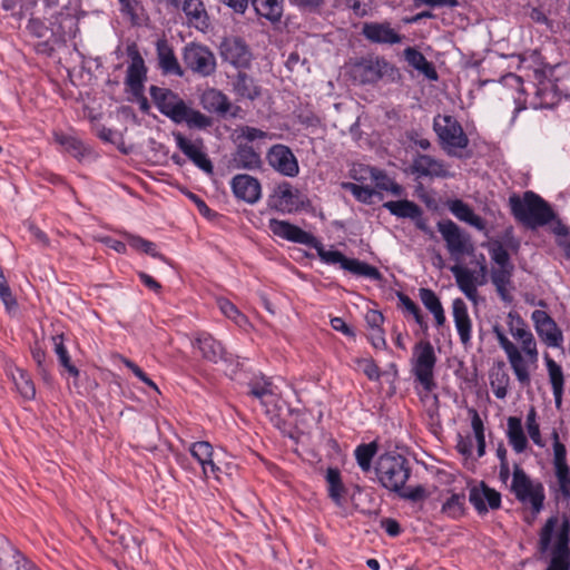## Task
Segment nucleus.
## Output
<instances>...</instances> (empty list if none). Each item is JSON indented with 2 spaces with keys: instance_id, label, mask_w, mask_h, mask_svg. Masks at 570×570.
<instances>
[{
  "instance_id": "nucleus-2",
  "label": "nucleus",
  "mask_w": 570,
  "mask_h": 570,
  "mask_svg": "<svg viewBox=\"0 0 570 570\" xmlns=\"http://www.w3.org/2000/svg\"><path fill=\"white\" fill-rule=\"evenodd\" d=\"M268 228L275 236L315 248L320 258L324 263L340 264L343 269L356 276H362L373 281L382 279V274L376 267L356 258H347L338 250L325 249L315 236L289 222L272 218L268 222Z\"/></svg>"
},
{
  "instance_id": "nucleus-6",
  "label": "nucleus",
  "mask_w": 570,
  "mask_h": 570,
  "mask_svg": "<svg viewBox=\"0 0 570 570\" xmlns=\"http://www.w3.org/2000/svg\"><path fill=\"white\" fill-rule=\"evenodd\" d=\"M433 129L438 135L442 149L449 156L459 157L458 150L464 149L469 145L468 136L461 124L453 116L438 115L433 120Z\"/></svg>"
},
{
  "instance_id": "nucleus-41",
  "label": "nucleus",
  "mask_w": 570,
  "mask_h": 570,
  "mask_svg": "<svg viewBox=\"0 0 570 570\" xmlns=\"http://www.w3.org/2000/svg\"><path fill=\"white\" fill-rule=\"evenodd\" d=\"M325 480L328 484V495L336 503L341 504L346 489L342 482L341 472L336 468L326 470Z\"/></svg>"
},
{
  "instance_id": "nucleus-19",
  "label": "nucleus",
  "mask_w": 570,
  "mask_h": 570,
  "mask_svg": "<svg viewBox=\"0 0 570 570\" xmlns=\"http://www.w3.org/2000/svg\"><path fill=\"white\" fill-rule=\"evenodd\" d=\"M222 58L237 68H246L252 60L247 45L240 38L225 39L220 45Z\"/></svg>"
},
{
  "instance_id": "nucleus-37",
  "label": "nucleus",
  "mask_w": 570,
  "mask_h": 570,
  "mask_svg": "<svg viewBox=\"0 0 570 570\" xmlns=\"http://www.w3.org/2000/svg\"><path fill=\"white\" fill-rule=\"evenodd\" d=\"M514 267H497L491 271V281L495 286L498 295L504 302H511L512 296L509 293L511 277Z\"/></svg>"
},
{
  "instance_id": "nucleus-55",
  "label": "nucleus",
  "mask_w": 570,
  "mask_h": 570,
  "mask_svg": "<svg viewBox=\"0 0 570 570\" xmlns=\"http://www.w3.org/2000/svg\"><path fill=\"white\" fill-rule=\"evenodd\" d=\"M1 570H39L31 561L26 559L18 550L12 554Z\"/></svg>"
},
{
  "instance_id": "nucleus-29",
  "label": "nucleus",
  "mask_w": 570,
  "mask_h": 570,
  "mask_svg": "<svg viewBox=\"0 0 570 570\" xmlns=\"http://www.w3.org/2000/svg\"><path fill=\"white\" fill-rule=\"evenodd\" d=\"M180 6L190 26L198 30L208 28V14L202 0H183Z\"/></svg>"
},
{
  "instance_id": "nucleus-31",
  "label": "nucleus",
  "mask_w": 570,
  "mask_h": 570,
  "mask_svg": "<svg viewBox=\"0 0 570 570\" xmlns=\"http://www.w3.org/2000/svg\"><path fill=\"white\" fill-rule=\"evenodd\" d=\"M556 476V497L563 501H570V466L564 460H553Z\"/></svg>"
},
{
  "instance_id": "nucleus-53",
  "label": "nucleus",
  "mask_w": 570,
  "mask_h": 570,
  "mask_svg": "<svg viewBox=\"0 0 570 570\" xmlns=\"http://www.w3.org/2000/svg\"><path fill=\"white\" fill-rule=\"evenodd\" d=\"M527 430L531 440L539 446L543 448L544 442L542 441L540 426L537 423V411L532 406L527 414Z\"/></svg>"
},
{
  "instance_id": "nucleus-47",
  "label": "nucleus",
  "mask_w": 570,
  "mask_h": 570,
  "mask_svg": "<svg viewBox=\"0 0 570 570\" xmlns=\"http://www.w3.org/2000/svg\"><path fill=\"white\" fill-rule=\"evenodd\" d=\"M342 188L351 191L358 202L364 204H372L374 196L382 198V194L371 186H363L354 183H343Z\"/></svg>"
},
{
  "instance_id": "nucleus-17",
  "label": "nucleus",
  "mask_w": 570,
  "mask_h": 570,
  "mask_svg": "<svg viewBox=\"0 0 570 570\" xmlns=\"http://www.w3.org/2000/svg\"><path fill=\"white\" fill-rule=\"evenodd\" d=\"M412 174L417 177L429 178H450L453 174L449 170V166L440 159L430 155L419 154L413 158L411 165Z\"/></svg>"
},
{
  "instance_id": "nucleus-24",
  "label": "nucleus",
  "mask_w": 570,
  "mask_h": 570,
  "mask_svg": "<svg viewBox=\"0 0 570 570\" xmlns=\"http://www.w3.org/2000/svg\"><path fill=\"white\" fill-rule=\"evenodd\" d=\"M452 314L460 341L466 346L472 337V321L469 316L468 306L462 298L453 299Z\"/></svg>"
},
{
  "instance_id": "nucleus-46",
  "label": "nucleus",
  "mask_w": 570,
  "mask_h": 570,
  "mask_svg": "<svg viewBox=\"0 0 570 570\" xmlns=\"http://www.w3.org/2000/svg\"><path fill=\"white\" fill-rule=\"evenodd\" d=\"M124 236L128 245L135 250L142 252L161 261H166V258L159 252H157L155 243L129 233H124Z\"/></svg>"
},
{
  "instance_id": "nucleus-34",
  "label": "nucleus",
  "mask_w": 570,
  "mask_h": 570,
  "mask_svg": "<svg viewBox=\"0 0 570 570\" xmlns=\"http://www.w3.org/2000/svg\"><path fill=\"white\" fill-rule=\"evenodd\" d=\"M404 58L411 67L424 75L429 80H438V72L433 63L422 52L413 47H407L404 50Z\"/></svg>"
},
{
  "instance_id": "nucleus-60",
  "label": "nucleus",
  "mask_w": 570,
  "mask_h": 570,
  "mask_svg": "<svg viewBox=\"0 0 570 570\" xmlns=\"http://www.w3.org/2000/svg\"><path fill=\"white\" fill-rule=\"evenodd\" d=\"M397 493L401 498L410 500V501H414V502L423 500L426 497V490L423 485H416L414 488H410L406 491L401 490Z\"/></svg>"
},
{
  "instance_id": "nucleus-61",
  "label": "nucleus",
  "mask_w": 570,
  "mask_h": 570,
  "mask_svg": "<svg viewBox=\"0 0 570 570\" xmlns=\"http://www.w3.org/2000/svg\"><path fill=\"white\" fill-rule=\"evenodd\" d=\"M268 136L266 131H263L258 128L243 126L239 128V137L244 138L248 141H254L256 139H264Z\"/></svg>"
},
{
  "instance_id": "nucleus-4",
  "label": "nucleus",
  "mask_w": 570,
  "mask_h": 570,
  "mask_svg": "<svg viewBox=\"0 0 570 570\" xmlns=\"http://www.w3.org/2000/svg\"><path fill=\"white\" fill-rule=\"evenodd\" d=\"M509 205L515 220L532 229L547 225L554 218L550 205L531 190L525 191L522 197L513 194L509 198Z\"/></svg>"
},
{
  "instance_id": "nucleus-14",
  "label": "nucleus",
  "mask_w": 570,
  "mask_h": 570,
  "mask_svg": "<svg viewBox=\"0 0 570 570\" xmlns=\"http://www.w3.org/2000/svg\"><path fill=\"white\" fill-rule=\"evenodd\" d=\"M394 71V67L383 58L363 59L354 67V76L362 83H374Z\"/></svg>"
},
{
  "instance_id": "nucleus-33",
  "label": "nucleus",
  "mask_w": 570,
  "mask_h": 570,
  "mask_svg": "<svg viewBox=\"0 0 570 570\" xmlns=\"http://www.w3.org/2000/svg\"><path fill=\"white\" fill-rule=\"evenodd\" d=\"M190 453L200 463V465L203 468L204 475L206 478H208L209 471L216 478H218L216 472L219 471V468H217L212 460L213 446L210 445V443H208L206 441L195 442L190 446Z\"/></svg>"
},
{
  "instance_id": "nucleus-30",
  "label": "nucleus",
  "mask_w": 570,
  "mask_h": 570,
  "mask_svg": "<svg viewBox=\"0 0 570 570\" xmlns=\"http://www.w3.org/2000/svg\"><path fill=\"white\" fill-rule=\"evenodd\" d=\"M449 210L461 222L468 223L480 232L487 229L485 220L475 215L472 208L461 199H453L448 202Z\"/></svg>"
},
{
  "instance_id": "nucleus-23",
  "label": "nucleus",
  "mask_w": 570,
  "mask_h": 570,
  "mask_svg": "<svg viewBox=\"0 0 570 570\" xmlns=\"http://www.w3.org/2000/svg\"><path fill=\"white\" fill-rule=\"evenodd\" d=\"M193 345L200 351L203 357L208 362L218 363L228 360L224 346L208 333L197 334Z\"/></svg>"
},
{
  "instance_id": "nucleus-13",
  "label": "nucleus",
  "mask_w": 570,
  "mask_h": 570,
  "mask_svg": "<svg viewBox=\"0 0 570 570\" xmlns=\"http://www.w3.org/2000/svg\"><path fill=\"white\" fill-rule=\"evenodd\" d=\"M383 207L397 218L413 220L416 228L431 238L434 237L433 230L428 225V219L423 216V209L416 203L407 199L390 200L384 203Z\"/></svg>"
},
{
  "instance_id": "nucleus-38",
  "label": "nucleus",
  "mask_w": 570,
  "mask_h": 570,
  "mask_svg": "<svg viewBox=\"0 0 570 570\" xmlns=\"http://www.w3.org/2000/svg\"><path fill=\"white\" fill-rule=\"evenodd\" d=\"M509 443L517 453H522L528 445L527 436L523 432L522 421L520 417L510 416L508 419V432Z\"/></svg>"
},
{
  "instance_id": "nucleus-52",
  "label": "nucleus",
  "mask_w": 570,
  "mask_h": 570,
  "mask_svg": "<svg viewBox=\"0 0 570 570\" xmlns=\"http://www.w3.org/2000/svg\"><path fill=\"white\" fill-rule=\"evenodd\" d=\"M55 140L59 145L63 146L65 149L69 151L72 156L79 157L82 155L83 145L79 139L72 136H67L65 134L56 132Z\"/></svg>"
},
{
  "instance_id": "nucleus-26",
  "label": "nucleus",
  "mask_w": 570,
  "mask_h": 570,
  "mask_svg": "<svg viewBox=\"0 0 570 570\" xmlns=\"http://www.w3.org/2000/svg\"><path fill=\"white\" fill-rule=\"evenodd\" d=\"M455 277V282L461 292L473 303H476L478 289L476 285H482L484 282H478L474 272L461 265H454L451 268Z\"/></svg>"
},
{
  "instance_id": "nucleus-45",
  "label": "nucleus",
  "mask_w": 570,
  "mask_h": 570,
  "mask_svg": "<svg viewBox=\"0 0 570 570\" xmlns=\"http://www.w3.org/2000/svg\"><path fill=\"white\" fill-rule=\"evenodd\" d=\"M377 452V444L375 442L360 444L356 446L354 454L360 469L367 473L372 469V461Z\"/></svg>"
},
{
  "instance_id": "nucleus-32",
  "label": "nucleus",
  "mask_w": 570,
  "mask_h": 570,
  "mask_svg": "<svg viewBox=\"0 0 570 570\" xmlns=\"http://www.w3.org/2000/svg\"><path fill=\"white\" fill-rule=\"evenodd\" d=\"M235 94L239 99L255 100L261 96L262 89L253 77L244 71H238L233 82Z\"/></svg>"
},
{
  "instance_id": "nucleus-62",
  "label": "nucleus",
  "mask_w": 570,
  "mask_h": 570,
  "mask_svg": "<svg viewBox=\"0 0 570 570\" xmlns=\"http://www.w3.org/2000/svg\"><path fill=\"white\" fill-rule=\"evenodd\" d=\"M120 3V10L124 14L128 16L132 23L137 22V8L139 6L138 0H118Z\"/></svg>"
},
{
  "instance_id": "nucleus-11",
  "label": "nucleus",
  "mask_w": 570,
  "mask_h": 570,
  "mask_svg": "<svg viewBox=\"0 0 570 570\" xmlns=\"http://www.w3.org/2000/svg\"><path fill=\"white\" fill-rule=\"evenodd\" d=\"M174 138L178 149L200 170L212 175L214 166L209 159L203 139H188L181 132H175Z\"/></svg>"
},
{
  "instance_id": "nucleus-3",
  "label": "nucleus",
  "mask_w": 570,
  "mask_h": 570,
  "mask_svg": "<svg viewBox=\"0 0 570 570\" xmlns=\"http://www.w3.org/2000/svg\"><path fill=\"white\" fill-rule=\"evenodd\" d=\"M149 94L158 110L175 124H186L195 129H206L213 124L209 117L188 106L168 88L151 86Z\"/></svg>"
},
{
  "instance_id": "nucleus-63",
  "label": "nucleus",
  "mask_w": 570,
  "mask_h": 570,
  "mask_svg": "<svg viewBox=\"0 0 570 570\" xmlns=\"http://www.w3.org/2000/svg\"><path fill=\"white\" fill-rule=\"evenodd\" d=\"M17 550L6 538H0V570L10 561V558Z\"/></svg>"
},
{
  "instance_id": "nucleus-27",
  "label": "nucleus",
  "mask_w": 570,
  "mask_h": 570,
  "mask_svg": "<svg viewBox=\"0 0 570 570\" xmlns=\"http://www.w3.org/2000/svg\"><path fill=\"white\" fill-rule=\"evenodd\" d=\"M200 102L205 110L219 116H226L230 112L233 107L229 98L215 88L205 90L202 95Z\"/></svg>"
},
{
  "instance_id": "nucleus-22",
  "label": "nucleus",
  "mask_w": 570,
  "mask_h": 570,
  "mask_svg": "<svg viewBox=\"0 0 570 570\" xmlns=\"http://www.w3.org/2000/svg\"><path fill=\"white\" fill-rule=\"evenodd\" d=\"M272 202L276 209L287 213L297 210L303 205L301 191L288 181L277 185L272 195Z\"/></svg>"
},
{
  "instance_id": "nucleus-7",
  "label": "nucleus",
  "mask_w": 570,
  "mask_h": 570,
  "mask_svg": "<svg viewBox=\"0 0 570 570\" xmlns=\"http://www.w3.org/2000/svg\"><path fill=\"white\" fill-rule=\"evenodd\" d=\"M436 363V355L434 348L429 341H420L413 348V373L415 380L424 387L425 391L431 392L435 389L433 371Z\"/></svg>"
},
{
  "instance_id": "nucleus-43",
  "label": "nucleus",
  "mask_w": 570,
  "mask_h": 570,
  "mask_svg": "<svg viewBox=\"0 0 570 570\" xmlns=\"http://www.w3.org/2000/svg\"><path fill=\"white\" fill-rule=\"evenodd\" d=\"M465 494L452 493L442 504L441 512L451 519H459L465 512Z\"/></svg>"
},
{
  "instance_id": "nucleus-57",
  "label": "nucleus",
  "mask_w": 570,
  "mask_h": 570,
  "mask_svg": "<svg viewBox=\"0 0 570 570\" xmlns=\"http://www.w3.org/2000/svg\"><path fill=\"white\" fill-rule=\"evenodd\" d=\"M558 523V519L556 517H551L547 520L546 524L541 529L540 532V549L541 551H546L551 543L552 533Z\"/></svg>"
},
{
  "instance_id": "nucleus-15",
  "label": "nucleus",
  "mask_w": 570,
  "mask_h": 570,
  "mask_svg": "<svg viewBox=\"0 0 570 570\" xmlns=\"http://www.w3.org/2000/svg\"><path fill=\"white\" fill-rule=\"evenodd\" d=\"M127 53L130 57L131 62L127 68L125 83L134 96H141L144 90V82L147 78L145 61L136 45L128 46Z\"/></svg>"
},
{
  "instance_id": "nucleus-18",
  "label": "nucleus",
  "mask_w": 570,
  "mask_h": 570,
  "mask_svg": "<svg viewBox=\"0 0 570 570\" xmlns=\"http://www.w3.org/2000/svg\"><path fill=\"white\" fill-rule=\"evenodd\" d=\"M364 38L377 45H396L402 42L403 36L391 27L387 21L365 22L362 27Z\"/></svg>"
},
{
  "instance_id": "nucleus-64",
  "label": "nucleus",
  "mask_w": 570,
  "mask_h": 570,
  "mask_svg": "<svg viewBox=\"0 0 570 570\" xmlns=\"http://www.w3.org/2000/svg\"><path fill=\"white\" fill-rule=\"evenodd\" d=\"M551 438H552V441H553V460H564V459H567L566 445L560 442L559 433H558L557 430L552 431Z\"/></svg>"
},
{
  "instance_id": "nucleus-21",
  "label": "nucleus",
  "mask_w": 570,
  "mask_h": 570,
  "mask_svg": "<svg viewBox=\"0 0 570 570\" xmlns=\"http://www.w3.org/2000/svg\"><path fill=\"white\" fill-rule=\"evenodd\" d=\"M469 501L479 514H485L489 508L495 510L501 507V494L481 482L479 487L471 488Z\"/></svg>"
},
{
  "instance_id": "nucleus-56",
  "label": "nucleus",
  "mask_w": 570,
  "mask_h": 570,
  "mask_svg": "<svg viewBox=\"0 0 570 570\" xmlns=\"http://www.w3.org/2000/svg\"><path fill=\"white\" fill-rule=\"evenodd\" d=\"M419 297H420L421 302L423 303V305L425 306V308L429 309L431 313L443 307L440 298L430 288H425V287L420 288Z\"/></svg>"
},
{
  "instance_id": "nucleus-54",
  "label": "nucleus",
  "mask_w": 570,
  "mask_h": 570,
  "mask_svg": "<svg viewBox=\"0 0 570 570\" xmlns=\"http://www.w3.org/2000/svg\"><path fill=\"white\" fill-rule=\"evenodd\" d=\"M399 299L402 306L413 315L415 322L420 325L421 328L426 330L428 324L421 313L420 307L405 294L399 293Z\"/></svg>"
},
{
  "instance_id": "nucleus-35",
  "label": "nucleus",
  "mask_w": 570,
  "mask_h": 570,
  "mask_svg": "<svg viewBox=\"0 0 570 570\" xmlns=\"http://www.w3.org/2000/svg\"><path fill=\"white\" fill-rule=\"evenodd\" d=\"M255 12L272 23L281 21L284 12V0H249Z\"/></svg>"
},
{
  "instance_id": "nucleus-12",
  "label": "nucleus",
  "mask_w": 570,
  "mask_h": 570,
  "mask_svg": "<svg viewBox=\"0 0 570 570\" xmlns=\"http://www.w3.org/2000/svg\"><path fill=\"white\" fill-rule=\"evenodd\" d=\"M266 160L275 171L285 177H295L299 173L298 160L286 145H273L266 153Z\"/></svg>"
},
{
  "instance_id": "nucleus-1",
  "label": "nucleus",
  "mask_w": 570,
  "mask_h": 570,
  "mask_svg": "<svg viewBox=\"0 0 570 570\" xmlns=\"http://www.w3.org/2000/svg\"><path fill=\"white\" fill-rule=\"evenodd\" d=\"M508 320L509 332L512 337L520 343L521 351L505 336L499 326L493 327V333L495 334L500 347L507 354V358L517 380L521 385L529 386L531 379L528 365H535L539 358L537 342L520 315L510 312Z\"/></svg>"
},
{
  "instance_id": "nucleus-5",
  "label": "nucleus",
  "mask_w": 570,
  "mask_h": 570,
  "mask_svg": "<svg viewBox=\"0 0 570 570\" xmlns=\"http://www.w3.org/2000/svg\"><path fill=\"white\" fill-rule=\"evenodd\" d=\"M375 474L383 488L400 492L411 475L410 462L396 452L383 453L376 461Z\"/></svg>"
},
{
  "instance_id": "nucleus-9",
  "label": "nucleus",
  "mask_w": 570,
  "mask_h": 570,
  "mask_svg": "<svg viewBox=\"0 0 570 570\" xmlns=\"http://www.w3.org/2000/svg\"><path fill=\"white\" fill-rule=\"evenodd\" d=\"M438 230L445 242L446 249L452 258L460 261L463 256L474 253V245L469 233L463 230L451 219L440 220Z\"/></svg>"
},
{
  "instance_id": "nucleus-36",
  "label": "nucleus",
  "mask_w": 570,
  "mask_h": 570,
  "mask_svg": "<svg viewBox=\"0 0 570 570\" xmlns=\"http://www.w3.org/2000/svg\"><path fill=\"white\" fill-rule=\"evenodd\" d=\"M233 161L238 169L253 170L262 165L259 154L249 145H238Z\"/></svg>"
},
{
  "instance_id": "nucleus-8",
  "label": "nucleus",
  "mask_w": 570,
  "mask_h": 570,
  "mask_svg": "<svg viewBox=\"0 0 570 570\" xmlns=\"http://www.w3.org/2000/svg\"><path fill=\"white\" fill-rule=\"evenodd\" d=\"M511 491L520 502H529L534 514L542 510L546 498L542 483H533L519 465L513 470Z\"/></svg>"
},
{
  "instance_id": "nucleus-58",
  "label": "nucleus",
  "mask_w": 570,
  "mask_h": 570,
  "mask_svg": "<svg viewBox=\"0 0 570 570\" xmlns=\"http://www.w3.org/2000/svg\"><path fill=\"white\" fill-rule=\"evenodd\" d=\"M119 358L135 374V376H137L141 382H144L145 384H147L148 386H150L151 389L159 393L158 386L146 375V373L137 364H135L132 361L124 356H119Z\"/></svg>"
},
{
  "instance_id": "nucleus-25",
  "label": "nucleus",
  "mask_w": 570,
  "mask_h": 570,
  "mask_svg": "<svg viewBox=\"0 0 570 570\" xmlns=\"http://www.w3.org/2000/svg\"><path fill=\"white\" fill-rule=\"evenodd\" d=\"M156 51L158 66L165 75L184 76V70L175 56L174 49L166 39L157 40Z\"/></svg>"
},
{
  "instance_id": "nucleus-28",
  "label": "nucleus",
  "mask_w": 570,
  "mask_h": 570,
  "mask_svg": "<svg viewBox=\"0 0 570 570\" xmlns=\"http://www.w3.org/2000/svg\"><path fill=\"white\" fill-rule=\"evenodd\" d=\"M249 395L257 399L266 413H272L271 405H276L278 396L274 391V385L266 379L253 380L248 384Z\"/></svg>"
},
{
  "instance_id": "nucleus-16",
  "label": "nucleus",
  "mask_w": 570,
  "mask_h": 570,
  "mask_svg": "<svg viewBox=\"0 0 570 570\" xmlns=\"http://www.w3.org/2000/svg\"><path fill=\"white\" fill-rule=\"evenodd\" d=\"M531 318L534 323V328L543 343L550 347H559L562 344V332L546 311H533Z\"/></svg>"
},
{
  "instance_id": "nucleus-39",
  "label": "nucleus",
  "mask_w": 570,
  "mask_h": 570,
  "mask_svg": "<svg viewBox=\"0 0 570 570\" xmlns=\"http://www.w3.org/2000/svg\"><path fill=\"white\" fill-rule=\"evenodd\" d=\"M366 173H370V179L374 181L375 187L379 190L390 191L394 196H402L404 193V188L394 181L387 174L379 168L373 169H364Z\"/></svg>"
},
{
  "instance_id": "nucleus-44",
  "label": "nucleus",
  "mask_w": 570,
  "mask_h": 570,
  "mask_svg": "<svg viewBox=\"0 0 570 570\" xmlns=\"http://www.w3.org/2000/svg\"><path fill=\"white\" fill-rule=\"evenodd\" d=\"M569 537H570V521L568 518H564L560 528V531L557 535V542L552 550L551 557L567 558L570 560V549H569Z\"/></svg>"
},
{
  "instance_id": "nucleus-50",
  "label": "nucleus",
  "mask_w": 570,
  "mask_h": 570,
  "mask_svg": "<svg viewBox=\"0 0 570 570\" xmlns=\"http://www.w3.org/2000/svg\"><path fill=\"white\" fill-rule=\"evenodd\" d=\"M217 304L222 313L228 318L233 320L237 325L243 326L247 323V317L242 314L238 308L228 299L219 298Z\"/></svg>"
},
{
  "instance_id": "nucleus-49",
  "label": "nucleus",
  "mask_w": 570,
  "mask_h": 570,
  "mask_svg": "<svg viewBox=\"0 0 570 570\" xmlns=\"http://www.w3.org/2000/svg\"><path fill=\"white\" fill-rule=\"evenodd\" d=\"M471 425L478 444V456L481 458L485 453L484 426L479 413L475 410L472 411Z\"/></svg>"
},
{
  "instance_id": "nucleus-42",
  "label": "nucleus",
  "mask_w": 570,
  "mask_h": 570,
  "mask_svg": "<svg viewBox=\"0 0 570 570\" xmlns=\"http://www.w3.org/2000/svg\"><path fill=\"white\" fill-rule=\"evenodd\" d=\"M55 353L58 356L59 364L73 377L79 376V370L71 363L69 353L63 344V335L58 334L51 337Z\"/></svg>"
},
{
  "instance_id": "nucleus-20",
  "label": "nucleus",
  "mask_w": 570,
  "mask_h": 570,
  "mask_svg": "<svg viewBox=\"0 0 570 570\" xmlns=\"http://www.w3.org/2000/svg\"><path fill=\"white\" fill-rule=\"evenodd\" d=\"M230 187L236 198L248 204H256L262 197L259 180L247 174L234 176L230 181Z\"/></svg>"
},
{
  "instance_id": "nucleus-10",
  "label": "nucleus",
  "mask_w": 570,
  "mask_h": 570,
  "mask_svg": "<svg viewBox=\"0 0 570 570\" xmlns=\"http://www.w3.org/2000/svg\"><path fill=\"white\" fill-rule=\"evenodd\" d=\"M183 61L187 69L194 73L208 77L216 70V58L206 46L188 43L183 51Z\"/></svg>"
},
{
  "instance_id": "nucleus-40",
  "label": "nucleus",
  "mask_w": 570,
  "mask_h": 570,
  "mask_svg": "<svg viewBox=\"0 0 570 570\" xmlns=\"http://www.w3.org/2000/svg\"><path fill=\"white\" fill-rule=\"evenodd\" d=\"M11 380L18 393L26 400H32L36 396V387L30 375L22 368L14 367L10 371Z\"/></svg>"
},
{
  "instance_id": "nucleus-59",
  "label": "nucleus",
  "mask_w": 570,
  "mask_h": 570,
  "mask_svg": "<svg viewBox=\"0 0 570 570\" xmlns=\"http://www.w3.org/2000/svg\"><path fill=\"white\" fill-rule=\"evenodd\" d=\"M358 364L362 366V370L364 374L368 377L371 381H379L381 377V371L374 360L372 358H364L358 362Z\"/></svg>"
},
{
  "instance_id": "nucleus-51",
  "label": "nucleus",
  "mask_w": 570,
  "mask_h": 570,
  "mask_svg": "<svg viewBox=\"0 0 570 570\" xmlns=\"http://www.w3.org/2000/svg\"><path fill=\"white\" fill-rule=\"evenodd\" d=\"M489 253L491 259L498 265V267H513L510 262L509 253L500 242H492L489 247Z\"/></svg>"
},
{
  "instance_id": "nucleus-48",
  "label": "nucleus",
  "mask_w": 570,
  "mask_h": 570,
  "mask_svg": "<svg viewBox=\"0 0 570 570\" xmlns=\"http://www.w3.org/2000/svg\"><path fill=\"white\" fill-rule=\"evenodd\" d=\"M549 381L553 390H564V375L562 367L552 360L549 354L544 355Z\"/></svg>"
}]
</instances>
